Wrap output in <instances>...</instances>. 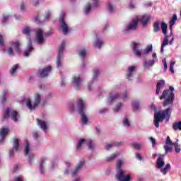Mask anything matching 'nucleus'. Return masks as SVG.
I'll return each instance as SVG.
<instances>
[{
	"label": "nucleus",
	"mask_w": 181,
	"mask_h": 181,
	"mask_svg": "<svg viewBox=\"0 0 181 181\" xmlns=\"http://www.w3.org/2000/svg\"><path fill=\"white\" fill-rule=\"evenodd\" d=\"M170 115H172V108L168 107L160 112H155L154 113V125L156 128L159 127V122H163L165 119L166 122L170 119Z\"/></svg>",
	"instance_id": "obj_1"
},
{
	"label": "nucleus",
	"mask_w": 181,
	"mask_h": 181,
	"mask_svg": "<svg viewBox=\"0 0 181 181\" xmlns=\"http://www.w3.org/2000/svg\"><path fill=\"white\" fill-rule=\"evenodd\" d=\"M173 91H175V88L170 86L169 89L164 90L162 95H160V100L165 99L163 102V107L173 105V101H175V93Z\"/></svg>",
	"instance_id": "obj_2"
},
{
	"label": "nucleus",
	"mask_w": 181,
	"mask_h": 181,
	"mask_svg": "<svg viewBox=\"0 0 181 181\" xmlns=\"http://www.w3.org/2000/svg\"><path fill=\"white\" fill-rule=\"evenodd\" d=\"M121 166H122V160H118L116 165V168L117 169V173L116 175V178L119 181H129L131 180V175H125V172L121 169Z\"/></svg>",
	"instance_id": "obj_3"
},
{
	"label": "nucleus",
	"mask_w": 181,
	"mask_h": 181,
	"mask_svg": "<svg viewBox=\"0 0 181 181\" xmlns=\"http://www.w3.org/2000/svg\"><path fill=\"white\" fill-rule=\"evenodd\" d=\"M77 110L78 113L81 115V121L83 125H86L88 122V118L86 115V107L84 106V102L83 100L78 99L77 100Z\"/></svg>",
	"instance_id": "obj_4"
},
{
	"label": "nucleus",
	"mask_w": 181,
	"mask_h": 181,
	"mask_svg": "<svg viewBox=\"0 0 181 181\" xmlns=\"http://www.w3.org/2000/svg\"><path fill=\"white\" fill-rule=\"evenodd\" d=\"M30 32H32V30L30 29V28L29 27H25L24 28V29L23 30V33L24 35H28L27 36V39H28V48L24 52V56L25 57H29V55L30 54L31 52H33V50L35 49V48H33V47L32 46V40L30 39V35H29V34L30 33Z\"/></svg>",
	"instance_id": "obj_5"
},
{
	"label": "nucleus",
	"mask_w": 181,
	"mask_h": 181,
	"mask_svg": "<svg viewBox=\"0 0 181 181\" xmlns=\"http://www.w3.org/2000/svg\"><path fill=\"white\" fill-rule=\"evenodd\" d=\"M40 100H42V96L39 93H35L34 103L32 104L30 99H28L26 102V105L30 111H33L40 104Z\"/></svg>",
	"instance_id": "obj_6"
},
{
	"label": "nucleus",
	"mask_w": 181,
	"mask_h": 181,
	"mask_svg": "<svg viewBox=\"0 0 181 181\" xmlns=\"http://www.w3.org/2000/svg\"><path fill=\"white\" fill-rule=\"evenodd\" d=\"M11 117L12 121H14V122H18V117H19V115L18 114L17 111L12 110L11 108L7 107L4 113V118H9Z\"/></svg>",
	"instance_id": "obj_7"
},
{
	"label": "nucleus",
	"mask_w": 181,
	"mask_h": 181,
	"mask_svg": "<svg viewBox=\"0 0 181 181\" xmlns=\"http://www.w3.org/2000/svg\"><path fill=\"white\" fill-rule=\"evenodd\" d=\"M64 47H66V41L63 40L59 48V52L57 57V67L58 69L63 66V64L62 63V57H63V52H64Z\"/></svg>",
	"instance_id": "obj_8"
},
{
	"label": "nucleus",
	"mask_w": 181,
	"mask_h": 181,
	"mask_svg": "<svg viewBox=\"0 0 181 181\" xmlns=\"http://www.w3.org/2000/svg\"><path fill=\"white\" fill-rule=\"evenodd\" d=\"M64 18H66V13L62 11L60 15L59 22L63 33L64 35H67V33L69 32V27L67 26L66 22H64Z\"/></svg>",
	"instance_id": "obj_9"
},
{
	"label": "nucleus",
	"mask_w": 181,
	"mask_h": 181,
	"mask_svg": "<svg viewBox=\"0 0 181 181\" xmlns=\"http://www.w3.org/2000/svg\"><path fill=\"white\" fill-rule=\"evenodd\" d=\"M36 33V42L38 45H43L45 43V37H43V30L38 29L35 31Z\"/></svg>",
	"instance_id": "obj_10"
},
{
	"label": "nucleus",
	"mask_w": 181,
	"mask_h": 181,
	"mask_svg": "<svg viewBox=\"0 0 181 181\" xmlns=\"http://www.w3.org/2000/svg\"><path fill=\"white\" fill-rule=\"evenodd\" d=\"M81 81H83V79H81V76H74L72 84L76 90H80L81 87H83V84H81Z\"/></svg>",
	"instance_id": "obj_11"
},
{
	"label": "nucleus",
	"mask_w": 181,
	"mask_h": 181,
	"mask_svg": "<svg viewBox=\"0 0 181 181\" xmlns=\"http://www.w3.org/2000/svg\"><path fill=\"white\" fill-rule=\"evenodd\" d=\"M52 71V66H48L47 67L44 68L41 71H38L37 75L39 77H42V78H44V77H47L49 76V73Z\"/></svg>",
	"instance_id": "obj_12"
},
{
	"label": "nucleus",
	"mask_w": 181,
	"mask_h": 181,
	"mask_svg": "<svg viewBox=\"0 0 181 181\" xmlns=\"http://www.w3.org/2000/svg\"><path fill=\"white\" fill-rule=\"evenodd\" d=\"M98 74H100V71H98V69H95L93 71V78L88 85V89L89 90V91H91V87H93V86L95 84L97 81V77H98Z\"/></svg>",
	"instance_id": "obj_13"
},
{
	"label": "nucleus",
	"mask_w": 181,
	"mask_h": 181,
	"mask_svg": "<svg viewBox=\"0 0 181 181\" xmlns=\"http://www.w3.org/2000/svg\"><path fill=\"white\" fill-rule=\"evenodd\" d=\"M156 166L158 169H162L165 166V155H158Z\"/></svg>",
	"instance_id": "obj_14"
},
{
	"label": "nucleus",
	"mask_w": 181,
	"mask_h": 181,
	"mask_svg": "<svg viewBox=\"0 0 181 181\" xmlns=\"http://www.w3.org/2000/svg\"><path fill=\"white\" fill-rule=\"evenodd\" d=\"M18 152L19 151V139H14L13 148L9 151V156L12 158L13 156V151Z\"/></svg>",
	"instance_id": "obj_15"
},
{
	"label": "nucleus",
	"mask_w": 181,
	"mask_h": 181,
	"mask_svg": "<svg viewBox=\"0 0 181 181\" xmlns=\"http://www.w3.org/2000/svg\"><path fill=\"white\" fill-rule=\"evenodd\" d=\"M85 161L84 160H81L78 164L76 165V168H75L74 171L72 172L71 176L74 177L77 174H78V172L81 170L83 168V166H84Z\"/></svg>",
	"instance_id": "obj_16"
},
{
	"label": "nucleus",
	"mask_w": 181,
	"mask_h": 181,
	"mask_svg": "<svg viewBox=\"0 0 181 181\" xmlns=\"http://www.w3.org/2000/svg\"><path fill=\"white\" fill-rule=\"evenodd\" d=\"M139 49V44L133 42V52L136 56L138 57H141V54H142V50Z\"/></svg>",
	"instance_id": "obj_17"
},
{
	"label": "nucleus",
	"mask_w": 181,
	"mask_h": 181,
	"mask_svg": "<svg viewBox=\"0 0 181 181\" xmlns=\"http://www.w3.org/2000/svg\"><path fill=\"white\" fill-rule=\"evenodd\" d=\"M150 19H151V16L148 15H143L141 18L136 19V21H138V22H141L143 26H146V23L149 22Z\"/></svg>",
	"instance_id": "obj_18"
},
{
	"label": "nucleus",
	"mask_w": 181,
	"mask_h": 181,
	"mask_svg": "<svg viewBox=\"0 0 181 181\" xmlns=\"http://www.w3.org/2000/svg\"><path fill=\"white\" fill-rule=\"evenodd\" d=\"M119 97V95L117 93H113L112 92L110 93L109 97L107 98V103L108 104H112L117 98Z\"/></svg>",
	"instance_id": "obj_19"
},
{
	"label": "nucleus",
	"mask_w": 181,
	"mask_h": 181,
	"mask_svg": "<svg viewBox=\"0 0 181 181\" xmlns=\"http://www.w3.org/2000/svg\"><path fill=\"white\" fill-rule=\"evenodd\" d=\"M138 26V20H133L126 28V30H135Z\"/></svg>",
	"instance_id": "obj_20"
},
{
	"label": "nucleus",
	"mask_w": 181,
	"mask_h": 181,
	"mask_svg": "<svg viewBox=\"0 0 181 181\" xmlns=\"http://www.w3.org/2000/svg\"><path fill=\"white\" fill-rule=\"evenodd\" d=\"M8 132H9V129L8 128H3L0 130V144H2L4 142V140L5 139V136L8 135Z\"/></svg>",
	"instance_id": "obj_21"
},
{
	"label": "nucleus",
	"mask_w": 181,
	"mask_h": 181,
	"mask_svg": "<svg viewBox=\"0 0 181 181\" xmlns=\"http://www.w3.org/2000/svg\"><path fill=\"white\" fill-rule=\"evenodd\" d=\"M37 125L41 128V129L46 132V129H47V124H46V122L37 119Z\"/></svg>",
	"instance_id": "obj_22"
},
{
	"label": "nucleus",
	"mask_w": 181,
	"mask_h": 181,
	"mask_svg": "<svg viewBox=\"0 0 181 181\" xmlns=\"http://www.w3.org/2000/svg\"><path fill=\"white\" fill-rule=\"evenodd\" d=\"M135 71V66H129L127 69V78L128 80H132L134 72Z\"/></svg>",
	"instance_id": "obj_23"
},
{
	"label": "nucleus",
	"mask_w": 181,
	"mask_h": 181,
	"mask_svg": "<svg viewBox=\"0 0 181 181\" xmlns=\"http://www.w3.org/2000/svg\"><path fill=\"white\" fill-rule=\"evenodd\" d=\"M165 86V80H160L157 83V88L156 92V95H159V93H160V88Z\"/></svg>",
	"instance_id": "obj_24"
},
{
	"label": "nucleus",
	"mask_w": 181,
	"mask_h": 181,
	"mask_svg": "<svg viewBox=\"0 0 181 181\" xmlns=\"http://www.w3.org/2000/svg\"><path fill=\"white\" fill-rule=\"evenodd\" d=\"M171 168L172 167L170 166V163H167L164 168H160V171L161 172V173H163V175H165L168 174V172L170 170Z\"/></svg>",
	"instance_id": "obj_25"
},
{
	"label": "nucleus",
	"mask_w": 181,
	"mask_h": 181,
	"mask_svg": "<svg viewBox=\"0 0 181 181\" xmlns=\"http://www.w3.org/2000/svg\"><path fill=\"white\" fill-rule=\"evenodd\" d=\"M169 45V35H165L161 45L160 53H163V48Z\"/></svg>",
	"instance_id": "obj_26"
},
{
	"label": "nucleus",
	"mask_w": 181,
	"mask_h": 181,
	"mask_svg": "<svg viewBox=\"0 0 181 181\" xmlns=\"http://www.w3.org/2000/svg\"><path fill=\"white\" fill-rule=\"evenodd\" d=\"M11 45L13 47H14L16 52H17V53H19L21 52V49H19V46H21V44L19 43L18 41H16V42H11Z\"/></svg>",
	"instance_id": "obj_27"
},
{
	"label": "nucleus",
	"mask_w": 181,
	"mask_h": 181,
	"mask_svg": "<svg viewBox=\"0 0 181 181\" xmlns=\"http://www.w3.org/2000/svg\"><path fill=\"white\" fill-rule=\"evenodd\" d=\"M25 147L24 153L26 156L29 155V152H30V145L29 144V141L27 139L25 140Z\"/></svg>",
	"instance_id": "obj_28"
},
{
	"label": "nucleus",
	"mask_w": 181,
	"mask_h": 181,
	"mask_svg": "<svg viewBox=\"0 0 181 181\" xmlns=\"http://www.w3.org/2000/svg\"><path fill=\"white\" fill-rule=\"evenodd\" d=\"M176 21H177V16L176 14H174L173 16V18L170 21V29L172 30V28H173V25L176 23Z\"/></svg>",
	"instance_id": "obj_29"
},
{
	"label": "nucleus",
	"mask_w": 181,
	"mask_h": 181,
	"mask_svg": "<svg viewBox=\"0 0 181 181\" xmlns=\"http://www.w3.org/2000/svg\"><path fill=\"white\" fill-rule=\"evenodd\" d=\"M46 160H47V158H41L40 171L42 174L45 173V167H43V164L45 163V162H46Z\"/></svg>",
	"instance_id": "obj_30"
},
{
	"label": "nucleus",
	"mask_w": 181,
	"mask_h": 181,
	"mask_svg": "<svg viewBox=\"0 0 181 181\" xmlns=\"http://www.w3.org/2000/svg\"><path fill=\"white\" fill-rule=\"evenodd\" d=\"M121 142H116V143H113V144H107L105 146V149L107 151H110V149H111V148H112V146H119V145H121Z\"/></svg>",
	"instance_id": "obj_31"
},
{
	"label": "nucleus",
	"mask_w": 181,
	"mask_h": 181,
	"mask_svg": "<svg viewBox=\"0 0 181 181\" xmlns=\"http://www.w3.org/2000/svg\"><path fill=\"white\" fill-rule=\"evenodd\" d=\"M173 129H174V131H177V129L181 131V121H180L178 122L173 123Z\"/></svg>",
	"instance_id": "obj_32"
},
{
	"label": "nucleus",
	"mask_w": 181,
	"mask_h": 181,
	"mask_svg": "<svg viewBox=\"0 0 181 181\" xmlns=\"http://www.w3.org/2000/svg\"><path fill=\"white\" fill-rule=\"evenodd\" d=\"M161 30L163 33L166 36L168 33V25L163 22L161 23Z\"/></svg>",
	"instance_id": "obj_33"
},
{
	"label": "nucleus",
	"mask_w": 181,
	"mask_h": 181,
	"mask_svg": "<svg viewBox=\"0 0 181 181\" xmlns=\"http://www.w3.org/2000/svg\"><path fill=\"white\" fill-rule=\"evenodd\" d=\"M86 54H87V51L86 50V49H82L78 52V55L81 57H83V59H82L83 63H84V57H86Z\"/></svg>",
	"instance_id": "obj_34"
},
{
	"label": "nucleus",
	"mask_w": 181,
	"mask_h": 181,
	"mask_svg": "<svg viewBox=\"0 0 181 181\" xmlns=\"http://www.w3.org/2000/svg\"><path fill=\"white\" fill-rule=\"evenodd\" d=\"M103 45H104V42L100 39H97L95 42L94 47H98V49H101V47L103 46Z\"/></svg>",
	"instance_id": "obj_35"
},
{
	"label": "nucleus",
	"mask_w": 181,
	"mask_h": 181,
	"mask_svg": "<svg viewBox=\"0 0 181 181\" xmlns=\"http://www.w3.org/2000/svg\"><path fill=\"white\" fill-rule=\"evenodd\" d=\"M153 47H152V45H148L147 47L143 51L144 54H148V53L152 52Z\"/></svg>",
	"instance_id": "obj_36"
},
{
	"label": "nucleus",
	"mask_w": 181,
	"mask_h": 181,
	"mask_svg": "<svg viewBox=\"0 0 181 181\" xmlns=\"http://www.w3.org/2000/svg\"><path fill=\"white\" fill-rule=\"evenodd\" d=\"M86 145H88L89 149H93L94 148V143L93 142V140L88 139L86 141Z\"/></svg>",
	"instance_id": "obj_37"
},
{
	"label": "nucleus",
	"mask_w": 181,
	"mask_h": 181,
	"mask_svg": "<svg viewBox=\"0 0 181 181\" xmlns=\"http://www.w3.org/2000/svg\"><path fill=\"white\" fill-rule=\"evenodd\" d=\"M132 107H133L134 111H138L139 110V102L134 101L132 103Z\"/></svg>",
	"instance_id": "obj_38"
},
{
	"label": "nucleus",
	"mask_w": 181,
	"mask_h": 181,
	"mask_svg": "<svg viewBox=\"0 0 181 181\" xmlns=\"http://www.w3.org/2000/svg\"><path fill=\"white\" fill-rule=\"evenodd\" d=\"M158 30H160V28L159 27V22L156 21L153 25V32L156 33Z\"/></svg>",
	"instance_id": "obj_39"
},
{
	"label": "nucleus",
	"mask_w": 181,
	"mask_h": 181,
	"mask_svg": "<svg viewBox=\"0 0 181 181\" xmlns=\"http://www.w3.org/2000/svg\"><path fill=\"white\" fill-rule=\"evenodd\" d=\"M117 156H118V153H115L112 154V156H110V157H107L106 160L107 162H111V160H114V159H115L117 158Z\"/></svg>",
	"instance_id": "obj_40"
},
{
	"label": "nucleus",
	"mask_w": 181,
	"mask_h": 181,
	"mask_svg": "<svg viewBox=\"0 0 181 181\" xmlns=\"http://www.w3.org/2000/svg\"><path fill=\"white\" fill-rule=\"evenodd\" d=\"M18 69H19V64H15L12 67V69L11 70V74L12 76H13V74H15V72L16 71V70H18Z\"/></svg>",
	"instance_id": "obj_41"
},
{
	"label": "nucleus",
	"mask_w": 181,
	"mask_h": 181,
	"mask_svg": "<svg viewBox=\"0 0 181 181\" xmlns=\"http://www.w3.org/2000/svg\"><path fill=\"white\" fill-rule=\"evenodd\" d=\"M90 11H91V4L89 3L85 7V11H84L85 14L88 15V13L90 12Z\"/></svg>",
	"instance_id": "obj_42"
},
{
	"label": "nucleus",
	"mask_w": 181,
	"mask_h": 181,
	"mask_svg": "<svg viewBox=\"0 0 181 181\" xmlns=\"http://www.w3.org/2000/svg\"><path fill=\"white\" fill-rule=\"evenodd\" d=\"M123 125H124V127H127V128L129 127H131V124L129 123V120H128L127 118H124V119H123Z\"/></svg>",
	"instance_id": "obj_43"
},
{
	"label": "nucleus",
	"mask_w": 181,
	"mask_h": 181,
	"mask_svg": "<svg viewBox=\"0 0 181 181\" xmlns=\"http://www.w3.org/2000/svg\"><path fill=\"white\" fill-rule=\"evenodd\" d=\"M173 144V142H172V140H170V137L169 136H168L166 138V140H165V145H168L170 146H172Z\"/></svg>",
	"instance_id": "obj_44"
},
{
	"label": "nucleus",
	"mask_w": 181,
	"mask_h": 181,
	"mask_svg": "<svg viewBox=\"0 0 181 181\" xmlns=\"http://www.w3.org/2000/svg\"><path fill=\"white\" fill-rule=\"evenodd\" d=\"M8 93V90H4L3 91V96L1 103H5L6 101V93Z\"/></svg>",
	"instance_id": "obj_45"
},
{
	"label": "nucleus",
	"mask_w": 181,
	"mask_h": 181,
	"mask_svg": "<svg viewBox=\"0 0 181 181\" xmlns=\"http://www.w3.org/2000/svg\"><path fill=\"white\" fill-rule=\"evenodd\" d=\"M176 64V62H171L170 64V71L173 74V73H175V70L173 69V67H175V64Z\"/></svg>",
	"instance_id": "obj_46"
},
{
	"label": "nucleus",
	"mask_w": 181,
	"mask_h": 181,
	"mask_svg": "<svg viewBox=\"0 0 181 181\" xmlns=\"http://www.w3.org/2000/svg\"><path fill=\"white\" fill-rule=\"evenodd\" d=\"M122 107V103H119L116 105V107L113 109L114 112H118L119 110H121V107Z\"/></svg>",
	"instance_id": "obj_47"
},
{
	"label": "nucleus",
	"mask_w": 181,
	"mask_h": 181,
	"mask_svg": "<svg viewBox=\"0 0 181 181\" xmlns=\"http://www.w3.org/2000/svg\"><path fill=\"white\" fill-rule=\"evenodd\" d=\"M84 142H86V140H84V139H81L78 143L76 149H78V150L80 149L81 148V146L83 145V144H84Z\"/></svg>",
	"instance_id": "obj_48"
},
{
	"label": "nucleus",
	"mask_w": 181,
	"mask_h": 181,
	"mask_svg": "<svg viewBox=\"0 0 181 181\" xmlns=\"http://www.w3.org/2000/svg\"><path fill=\"white\" fill-rule=\"evenodd\" d=\"M165 153H168L169 152H172V148L169 147L168 145H164L163 146Z\"/></svg>",
	"instance_id": "obj_49"
},
{
	"label": "nucleus",
	"mask_w": 181,
	"mask_h": 181,
	"mask_svg": "<svg viewBox=\"0 0 181 181\" xmlns=\"http://www.w3.org/2000/svg\"><path fill=\"white\" fill-rule=\"evenodd\" d=\"M107 9L110 13H112V12L114 11V6H112V4H111V3L107 4Z\"/></svg>",
	"instance_id": "obj_50"
},
{
	"label": "nucleus",
	"mask_w": 181,
	"mask_h": 181,
	"mask_svg": "<svg viewBox=\"0 0 181 181\" xmlns=\"http://www.w3.org/2000/svg\"><path fill=\"white\" fill-rule=\"evenodd\" d=\"M132 146L134 148V149H141V144L139 143H133L132 144Z\"/></svg>",
	"instance_id": "obj_51"
},
{
	"label": "nucleus",
	"mask_w": 181,
	"mask_h": 181,
	"mask_svg": "<svg viewBox=\"0 0 181 181\" xmlns=\"http://www.w3.org/2000/svg\"><path fill=\"white\" fill-rule=\"evenodd\" d=\"M34 19H35V22L36 23H38V24H40V23H42V22H43V21H40V16H39V14H37V15L34 18Z\"/></svg>",
	"instance_id": "obj_52"
},
{
	"label": "nucleus",
	"mask_w": 181,
	"mask_h": 181,
	"mask_svg": "<svg viewBox=\"0 0 181 181\" xmlns=\"http://www.w3.org/2000/svg\"><path fill=\"white\" fill-rule=\"evenodd\" d=\"M93 8H98L100 6V0H93Z\"/></svg>",
	"instance_id": "obj_53"
},
{
	"label": "nucleus",
	"mask_w": 181,
	"mask_h": 181,
	"mask_svg": "<svg viewBox=\"0 0 181 181\" xmlns=\"http://www.w3.org/2000/svg\"><path fill=\"white\" fill-rule=\"evenodd\" d=\"M150 141L152 144V147L155 148V146L156 145V140H155V139H153V137H150Z\"/></svg>",
	"instance_id": "obj_54"
},
{
	"label": "nucleus",
	"mask_w": 181,
	"mask_h": 181,
	"mask_svg": "<svg viewBox=\"0 0 181 181\" xmlns=\"http://www.w3.org/2000/svg\"><path fill=\"white\" fill-rule=\"evenodd\" d=\"M10 18H11V16H9V15L4 16L2 23H5V22H6V21H8V19H9Z\"/></svg>",
	"instance_id": "obj_55"
},
{
	"label": "nucleus",
	"mask_w": 181,
	"mask_h": 181,
	"mask_svg": "<svg viewBox=\"0 0 181 181\" xmlns=\"http://www.w3.org/2000/svg\"><path fill=\"white\" fill-rule=\"evenodd\" d=\"M163 64L164 66V71L168 70V64L166 63V59H163Z\"/></svg>",
	"instance_id": "obj_56"
},
{
	"label": "nucleus",
	"mask_w": 181,
	"mask_h": 181,
	"mask_svg": "<svg viewBox=\"0 0 181 181\" xmlns=\"http://www.w3.org/2000/svg\"><path fill=\"white\" fill-rule=\"evenodd\" d=\"M134 8H135V4H134V2H132V1H131L129 4V8L134 9Z\"/></svg>",
	"instance_id": "obj_57"
},
{
	"label": "nucleus",
	"mask_w": 181,
	"mask_h": 181,
	"mask_svg": "<svg viewBox=\"0 0 181 181\" xmlns=\"http://www.w3.org/2000/svg\"><path fill=\"white\" fill-rule=\"evenodd\" d=\"M0 46L1 47H4V37L0 35Z\"/></svg>",
	"instance_id": "obj_58"
},
{
	"label": "nucleus",
	"mask_w": 181,
	"mask_h": 181,
	"mask_svg": "<svg viewBox=\"0 0 181 181\" xmlns=\"http://www.w3.org/2000/svg\"><path fill=\"white\" fill-rule=\"evenodd\" d=\"M105 112H108V109L103 108L99 110V114H105Z\"/></svg>",
	"instance_id": "obj_59"
},
{
	"label": "nucleus",
	"mask_w": 181,
	"mask_h": 181,
	"mask_svg": "<svg viewBox=\"0 0 181 181\" xmlns=\"http://www.w3.org/2000/svg\"><path fill=\"white\" fill-rule=\"evenodd\" d=\"M33 158H35V156L33 154L29 155V160H28L29 163H32V160H33Z\"/></svg>",
	"instance_id": "obj_60"
},
{
	"label": "nucleus",
	"mask_w": 181,
	"mask_h": 181,
	"mask_svg": "<svg viewBox=\"0 0 181 181\" xmlns=\"http://www.w3.org/2000/svg\"><path fill=\"white\" fill-rule=\"evenodd\" d=\"M144 69H149V64H148V61L144 62Z\"/></svg>",
	"instance_id": "obj_61"
},
{
	"label": "nucleus",
	"mask_w": 181,
	"mask_h": 181,
	"mask_svg": "<svg viewBox=\"0 0 181 181\" xmlns=\"http://www.w3.org/2000/svg\"><path fill=\"white\" fill-rule=\"evenodd\" d=\"M136 159H138L139 160H142V156H141V154L136 153Z\"/></svg>",
	"instance_id": "obj_62"
},
{
	"label": "nucleus",
	"mask_w": 181,
	"mask_h": 181,
	"mask_svg": "<svg viewBox=\"0 0 181 181\" xmlns=\"http://www.w3.org/2000/svg\"><path fill=\"white\" fill-rule=\"evenodd\" d=\"M38 4H39V0H35V1H33V5L34 6H37Z\"/></svg>",
	"instance_id": "obj_63"
},
{
	"label": "nucleus",
	"mask_w": 181,
	"mask_h": 181,
	"mask_svg": "<svg viewBox=\"0 0 181 181\" xmlns=\"http://www.w3.org/2000/svg\"><path fill=\"white\" fill-rule=\"evenodd\" d=\"M8 54L12 56L13 54V49L12 48L8 49Z\"/></svg>",
	"instance_id": "obj_64"
}]
</instances>
